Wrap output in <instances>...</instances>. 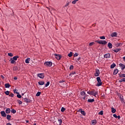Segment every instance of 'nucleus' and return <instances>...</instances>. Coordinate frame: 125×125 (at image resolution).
Returning a JSON list of instances; mask_svg holds the SVG:
<instances>
[{"mask_svg":"<svg viewBox=\"0 0 125 125\" xmlns=\"http://www.w3.org/2000/svg\"><path fill=\"white\" fill-rule=\"evenodd\" d=\"M87 93L88 94H89L90 95H92L93 96H95V97H96V95H97V94H98V92H96L94 90H89L87 92Z\"/></svg>","mask_w":125,"mask_h":125,"instance_id":"obj_1","label":"nucleus"},{"mask_svg":"<svg viewBox=\"0 0 125 125\" xmlns=\"http://www.w3.org/2000/svg\"><path fill=\"white\" fill-rule=\"evenodd\" d=\"M95 42H97L98 43H99V44H102L103 45H105V44H107V42L106 41L104 40H100V41H96Z\"/></svg>","mask_w":125,"mask_h":125,"instance_id":"obj_2","label":"nucleus"},{"mask_svg":"<svg viewBox=\"0 0 125 125\" xmlns=\"http://www.w3.org/2000/svg\"><path fill=\"white\" fill-rule=\"evenodd\" d=\"M97 81L98 82L96 84V86H101L102 85V81L100 79V77H97Z\"/></svg>","mask_w":125,"mask_h":125,"instance_id":"obj_3","label":"nucleus"},{"mask_svg":"<svg viewBox=\"0 0 125 125\" xmlns=\"http://www.w3.org/2000/svg\"><path fill=\"white\" fill-rule=\"evenodd\" d=\"M44 65L46 67H51L52 66V62H46L44 63Z\"/></svg>","mask_w":125,"mask_h":125,"instance_id":"obj_4","label":"nucleus"},{"mask_svg":"<svg viewBox=\"0 0 125 125\" xmlns=\"http://www.w3.org/2000/svg\"><path fill=\"white\" fill-rule=\"evenodd\" d=\"M54 56L57 60H61V58H62V56L59 54H55Z\"/></svg>","mask_w":125,"mask_h":125,"instance_id":"obj_5","label":"nucleus"},{"mask_svg":"<svg viewBox=\"0 0 125 125\" xmlns=\"http://www.w3.org/2000/svg\"><path fill=\"white\" fill-rule=\"evenodd\" d=\"M100 74V71H99V69H96V72L95 73V77H98Z\"/></svg>","mask_w":125,"mask_h":125,"instance_id":"obj_6","label":"nucleus"},{"mask_svg":"<svg viewBox=\"0 0 125 125\" xmlns=\"http://www.w3.org/2000/svg\"><path fill=\"white\" fill-rule=\"evenodd\" d=\"M38 77L40 79H43L44 78V73H39L38 74Z\"/></svg>","mask_w":125,"mask_h":125,"instance_id":"obj_7","label":"nucleus"},{"mask_svg":"<svg viewBox=\"0 0 125 125\" xmlns=\"http://www.w3.org/2000/svg\"><path fill=\"white\" fill-rule=\"evenodd\" d=\"M104 58H110V57H111V54H110V53H107V54H105L104 56Z\"/></svg>","mask_w":125,"mask_h":125,"instance_id":"obj_8","label":"nucleus"},{"mask_svg":"<svg viewBox=\"0 0 125 125\" xmlns=\"http://www.w3.org/2000/svg\"><path fill=\"white\" fill-rule=\"evenodd\" d=\"M119 66L121 68V70H125V65L123 63H120Z\"/></svg>","mask_w":125,"mask_h":125,"instance_id":"obj_9","label":"nucleus"},{"mask_svg":"<svg viewBox=\"0 0 125 125\" xmlns=\"http://www.w3.org/2000/svg\"><path fill=\"white\" fill-rule=\"evenodd\" d=\"M110 36L112 38H114V37H117V36H118V33L113 32V33H111Z\"/></svg>","mask_w":125,"mask_h":125,"instance_id":"obj_10","label":"nucleus"},{"mask_svg":"<svg viewBox=\"0 0 125 125\" xmlns=\"http://www.w3.org/2000/svg\"><path fill=\"white\" fill-rule=\"evenodd\" d=\"M11 64H16V62L12 58H11L10 61Z\"/></svg>","mask_w":125,"mask_h":125,"instance_id":"obj_11","label":"nucleus"},{"mask_svg":"<svg viewBox=\"0 0 125 125\" xmlns=\"http://www.w3.org/2000/svg\"><path fill=\"white\" fill-rule=\"evenodd\" d=\"M1 115L2 117H6V113L4 111H2L0 112Z\"/></svg>","mask_w":125,"mask_h":125,"instance_id":"obj_12","label":"nucleus"},{"mask_svg":"<svg viewBox=\"0 0 125 125\" xmlns=\"http://www.w3.org/2000/svg\"><path fill=\"white\" fill-rule=\"evenodd\" d=\"M10 112H11V110L9 108H7L5 110V113L6 114H10Z\"/></svg>","mask_w":125,"mask_h":125,"instance_id":"obj_13","label":"nucleus"},{"mask_svg":"<svg viewBox=\"0 0 125 125\" xmlns=\"http://www.w3.org/2000/svg\"><path fill=\"white\" fill-rule=\"evenodd\" d=\"M23 100L25 102H26V103H30L31 102V100L28 99V98H24Z\"/></svg>","mask_w":125,"mask_h":125,"instance_id":"obj_14","label":"nucleus"},{"mask_svg":"<svg viewBox=\"0 0 125 125\" xmlns=\"http://www.w3.org/2000/svg\"><path fill=\"white\" fill-rule=\"evenodd\" d=\"M107 46H108V48L111 49L113 47V44H112V43H111V42H108V43L107 44Z\"/></svg>","mask_w":125,"mask_h":125,"instance_id":"obj_15","label":"nucleus"},{"mask_svg":"<svg viewBox=\"0 0 125 125\" xmlns=\"http://www.w3.org/2000/svg\"><path fill=\"white\" fill-rule=\"evenodd\" d=\"M6 119L8 120V121H11V115L9 114L7 115Z\"/></svg>","mask_w":125,"mask_h":125,"instance_id":"obj_16","label":"nucleus"},{"mask_svg":"<svg viewBox=\"0 0 125 125\" xmlns=\"http://www.w3.org/2000/svg\"><path fill=\"white\" fill-rule=\"evenodd\" d=\"M118 72H119V69H116L113 71V75H117Z\"/></svg>","mask_w":125,"mask_h":125,"instance_id":"obj_17","label":"nucleus"},{"mask_svg":"<svg viewBox=\"0 0 125 125\" xmlns=\"http://www.w3.org/2000/svg\"><path fill=\"white\" fill-rule=\"evenodd\" d=\"M5 87L6 88H9L10 87V84L9 83H7L5 84Z\"/></svg>","mask_w":125,"mask_h":125,"instance_id":"obj_18","label":"nucleus"},{"mask_svg":"<svg viewBox=\"0 0 125 125\" xmlns=\"http://www.w3.org/2000/svg\"><path fill=\"white\" fill-rule=\"evenodd\" d=\"M91 123L93 125H95L97 124V121H96V120H94L91 121Z\"/></svg>","mask_w":125,"mask_h":125,"instance_id":"obj_19","label":"nucleus"},{"mask_svg":"<svg viewBox=\"0 0 125 125\" xmlns=\"http://www.w3.org/2000/svg\"><path fill=\"white\" fill-rule=\"evenodd\" d=\"M38 84H39V85H43V84H44V82L39 81L38 82Z\"/></svg>","mask_w":125,"mask_h":125,"instance_id":"obj_20","label":"nucleus"},{"mask_svg":"<svg viewBox=\"0 0 125 125\" xmlns=\"http://www.w3.org/2000/svg\"><path fill=\"white\" fill-rule=\"evenodd\" d=\"M16 94H17V97H18V98H22V96H21V95H20L18 92H16Z\"/></svg>","mask_w":125,"mask_h":125,"instance_id":"obj_21","label":"nucleus"},{"mask_svg":"<svg viewBox=\"0 0 125 125\" xmlns=\"http://www.w3.org/2000/svg\"><path fill=\"white\" fill-rule=\"evenodd\" d=\"M119 76V78H125V74H118Z\"/></svg>","mask_w":125,"mask_h":125,"instance_id":"obj_22","label":"nucleus"},{"mask_svg":"<svg viewBox=\"0 0 125 125\" xmlns=\"http://www.w3.org/2000/svg\"><path fill=\"white\" fill-rule=\"evenodd\" d=\"M18 58H19V56H14L12 58L13 59H14V60L15 61H17V59H18Z\"/></svg>","mask_w":125,"mask_h":125,"instance_id":"obj_23","label":"nucleus"},{"mask_svg":"<svg viewBox=\"0 0 125 125\" xmlns=\"http://www.w3.org/2000/svg\"><path fill=\"white\" fill-rule=\"evenodd\" d=\"M30 60H31V59H30L29 58L26 59L25 60V63H26L27 64H29L30 63Z\"/></svg>","mask_w":125,"mask_h":125,"instance_id":"obj_24","label":"nucleus"},{"mask_svg":"<svg viewBox=\"0 0 125 125\" xmlns=\"http://www.w3.org/2000/svg\"><path fill=\"white\" fill-rule=\"evenodd\" d=\"M62 124V120L59 119L58 123L57 124V125H61Z\"/></svg>","mask_w":125,"mask_h":125,"instance_id":"obj_25","label":"nucleus"},{"mask_svg":"<svg viewBox=\"0 0 125 125\" xmlns=\"http://www.w3.org/2000/svg\"><path fill=\"white\" fill-rule=\"evenodd\" d=\"M116 109L114 107H111V112L113 113V114H115V113H116Z\"/></svg>","mask_w":125,"mask_h":125,"instance_id":"obj_26","label":"nucleus"},{"mask_svg":"<svg viewBox=\"0 0 125 125\" xmlns=\"http://www.w3.org/2000/svg\"><path fill=\"white\" fill-rule=\"evenodd\" d=\"M115 67H116V63H113V64H111L110 66L111 69H114V68H115Z\"/></svg>","mask_w":125,"mask_h":125,"instance_id":"obj_27","label":"nucleus"},{"mask_svg":"<svg viewBox=\"0 0 125 125\" xmlns=\"http://www.w3.org/2000/svg\"><path fill=\"white\" fill-rule=\"evenodd\" d=\"M87 102L90 103H92V102H94V99H88Z\"/></svg>","mask_w":125,"mask_h":125,"instance_id":"obj_28","label":"nucleus"},{"mask_svg":"<svg viewBox=\"0 0 125 125\" xmlns=\"http://www.w3.org/2000/svg\"><path fill=\"white\" fill-rule=\"evenodd\" d=\"M113 51H114V52H116L117 53V52H119V51H120V50H121V48H117L116 50H112Z\"/></svg>","mask_w":125,"mask_h":125,"instance_id":"obj_29","label":"nucleus"},{"mask_svg":"<svg viewBox=\"0 0 125 125\" xmlns=\"http://www.w3.org/2000/svg\"><path fill=\"white\" fill-rule=\"evenodd\" d=\"M121 45H122V43H121V42H118V43H117V44H115V46H116V47H119V46H120L121 45Z\"/></svg>","mask_w":125,"mask_h":125,"instance_id":"obj_30","label":"nucleus"},{"mask_svg":"<svg viewBox=\"0 0 125 125\" xmlns=\"http://www.w3.org/2000/svg\"><path fill=\"white\" fill-rule=\"evenodd\" d=\"M123 82H125V78H122L119 80L120 83H123Z\"/></svg>","mask_w":125,"mask_h":125,"instance_id":"obj_31","label":"nucleus"},{"mask_svg":"<svg viewBox=\"0 0 125 125\" xmlns=\"http://www.w3.org/2000/svg\"><path fill=\"white\" fill-rule=\"evenodd\" d=\"M77 1H79V0H74L72 1V4H76Z\"/></svg>","mask_w":125,"mask_h":125,"instance_id":"obj_32","label":"nucleus"},{"mask_svg":"<svg viewBox=\"0 0 125 125\" xmlns=\"http://www.w3.org/2000/svg\"><path fill=\"white\" fill-rule=\"evenodd\" d=\"M5 94H6V95H9V93H10V91H6L4 92Z\"/></svg>","mask_w":125,"mask_h":125,"instance_id":"obj_33","label":"nucleus"},{"mask_svg":"<svg viewBox=\"0 0 125 125\" xmlns=\"http://www.w3.org/2000/svg\"><path fill=\"white\" fill-rule=\"evenodd\" d=\"M14 71H18V67L17 66H14L13 68Z\"/></svg>","mask_w":125,"mask_h":125,"instance_id":"obj_34","label":"nucleus"},{"mask_svg":"<svg viewBox=\"0 0 125 125\" xmlns=\"http://www.w3.org/2000/svg\"><path fill=\"white\" fill-rule=\"evenodd\" d=\"M11 113H12L13 114H15L16 113V110L14 109H12L11 111Z\"/></svg>","mask_w":125,"mask_h":125,"instance_id":"obj_35","label":"nucleus"},{"mask_svg":"<svg viewBox=\"0 0 125 125\" xmlns=\"http://www.w3.org/2000/svg\"><path fill=\"white\" fill-rule=\"evenodd\" d=\"M69 57H72L73 56V52H70L69 54H68Z\"/></svg>","mask_w":125,"mask_h":125,"instance_id":"obj_36","label":"nucleus"},{"mask_svg":"<svg viewBox=\"0 0 125 125\" xmlns=\"http://www.w3.org/2000/svg\"><path fill=\"white\" fill-rule=\"evenodd\" d=\"M42 94V92H38L36 94V96L39 97Z\"/></svg>","mask_w":125,"mask_h":125,"instance_id":"obj_37","label":"nucleus"},{"mask_svg":"<svg viewBox=\"0 0 125 125\" xmlns=\"http://www.w3.org/2000/svg\"><path fill=\"white\" fill-rule=\"evenodd\" d=\"M17 102L20 105H22V101H20V100H18Z\"/></svg>","mask_w":125,"mask_h":125,"instance_id":"obj_38","label":"nucleus"},{"mask_svg":"<svg viewBox=\"0 0 125 125\" xmlns=\"http://www.w3.org/2000/svg\"><path fill=\"white\" fill-rule=\"evenodd\" d=\"M81 113L82 115H83V116H85V112H84V111L82 110Z\"/></svg>","mask_w":125,"mask_h":125,"instance_id":"obj_39","label":"nucleus"},{"mask_svg":"<svg viewBox=\"0 0 125 125\" xmlns=\"http://www.w3.org/2000/svg\"><path fill=\"white\" fill-rule=\"evenodd\" d=\"M66 110V108H65V107H62L61 108V112H64V111Z\"/></svg>","mask_w":125,"mask_h":125,"instance_id":"obj_40","label":"nucleus"},{"mask_svg":"<svg viewBox=\"0 0 125 125\" xmlns=\"http://www.w3.org/2000/svg\"><path fill=\"white\" fill-rule=\"evenodd\" d=\"M94 44H95V43L94 42H92L89 43V46H92V45H94Z\"/></svg>","mask_w":125,"mask_h":125,"instance_id":"obj_41","label":"nucleus"},{"mask_svg":"<svg viewBox=\"0 0 125 125\" xmlns=\"http://www.w3.org/2000/svg\"><path fill=\"white\" fill-rule=\"evenodd\" d=\"M75 74H76V72L72 71L70 73L69 76H72V75H75Z\"/></svg>","mask_w":125,"mask_h":125,"instance_id":"obj_42","label":"nucleus"},{"mask_svg":"<svg viewBox=\"0 0 125 125\" xmlns=\"http://www.w3.org/2000/svg\"><path fill=\"white\" fill-rule=\"evenodd\" d=\"M8 55L10 57H12L13 56V54H12V53H8Z\"/></svg>","mask_w":125,"mask_h":125,"instance_id":"obj_43","label":"nucleus"},{"mask_svg":"<svg viewBox=\"0 0 125 125\" xmlns=\"http://www.w3.org/2000/svg\"><path fill=\"white\" fill-rule=\"evenodd\" d=\"M50 83L49 82H47V83L45 84V87H47V86H48V85H49Z\"/></svg>","mask_w":125,"mask_h":125,"instance_id":"obj_44","label":"nucleus"},{"mask_svg":"<svg viewBox=\"0 0 125 125\" xmlns=\"http://www.w3.org/2000/svg\"><path fill=\"white\" fill-rule=\"evenodd\" d=\"M81 95L82 96L85 95V92L84 91H82L81 92Z\"/></svg>","mask_w":125,"mask_h":125,"instance_id":"obj_45","label":"nucleus"},{"mask_svg":"<svg viewBox=\"0 0 125 125\" xmlns=\"http://www.w3.org/2000/svg\"><path fill=\"white\" fill-rule=\"evenodd\" d=\"M9 96H10V97H14V94L11 93L9 95Z\"/></svg>","mask_w":125,"mask_h":125,"instance_id":"obj_46","label":"nucleus"},{"mask_svg":"<svg viewBox=\"0 0 125 125\" xmlns=\"http://www.w3.org/2000/svg\"><path fill=\"white\" fill-rule=\"evenodd\" d=\"M74 69V65H71L69 67V70H73Z\"/></svg>","mask_w":125,"mask_h":125,"instance_id":"obj_47","label":"nucleus"},{"mask_svg":"<svg viewBox=\"0 0 125 125\" xmlns=\"http://www.w3.org/2000/svg\"><path fill=\"white\" fill-rule=\"evenodd\" d=\"M100 39L101 40H105V36H101L100 37Z\"/></svg>","mask_w":125,"mask_h":125,"instance_id":"obj_48","label":"nucleus"},{"mask_svg":"<svg viewBox=\"0 0 125 125\" xmlns=\"http://www.w3.org/2000/svg\"><path fill=\"white\" fill-rule=\"evenodd\" d=\"M69 3H70V2L67 1L66 4L64 5V7H67V6H68V5H69Z\"/></svg>","mask_w":125,"mask_h":125,"instance_id":"obj_49","label":"nucleus"},{"mask_svg":"<svg viewBox=\"0 0 125 125\" xmlns=\"http://www.w3.org/2000/svg\"><path fill=\"white\" fill-rule=\"evenodd\" d=\"M79 54L78 53H75L74 55V57H77V56H78Z\"/></svg>","mask_w":125,"mask_h":125,"instance_id":"obj_50","label":"nucleus"},{"mask_svg":"<svg viewBox=\"0 0 125 125\" xmlns=\"http://www.w3.org/2000/svg\"><path fill=\"white\" fill-rule=\"evenodd\" d=\"M99 115H103V110H101L100 112H99Z\"/></svg>","mask_w":125,"mask_h":125,"instance_id":"obj_51","label":"nucleus"},{"mask_svg":"<svg viewBox=\"0 0 125 125\" xmlns=\"http://www.w3.org/2000/svg\"><path fill=\"white\" fill-rule=\"evenodd\" d=\"M60 83H65V81L64 80H62V81H61L59 82Z\"/></svg>","mask_w":125,"mask_h":125,"instance_id":"obj_52","label":"nucleus"},{"mask_svg":"<svg viewBox=\"0 0 125 125\" xmlns=\"http://www.w3.org/2000/svg\"><path fill=\"white\" fill-rule=\"evenodd\" d=\"M113 117L114 118H115V119H117L118 118V116H117V114H113Z\"/></svg>","mask_w":125,"mask_h":125,"instance_id":"obj_53","label":"nucleus"},{"mask_svg":"<svg viewBox=\"0 0 125 125\" xmlns=\"http://www.w3.org/2000/svg\"><path fill=\"white\" fill-rule=\"evenodd\" d=\"M120 98L121 100L124 101V97L123 96H120Z\"/></svg>","mask_w":125,"mask_h":125,"instance_id":"obj_54","label":"nucleus"},{"mask_svg":"<svg viewBox=\"0 0 125 125\" xmlns=\"http://www.w3.org/2000/svg\"><path fill=\"white\" fill-rule=\"evenodd\" d=\"M117 118H118V120H120L121 119V116L120 115H118L117 116Z\"/></svg>","mask_w":125,"mask_h":125,"instance_id":"obj_55","label":"nucleus"},{"mask_svg":"<svg viewBox=\"0 0 125 125\" xmlns=\"http://www.w3.org/2000/svg\"><path fill=\"white\" fill-rule=\"evenodd\" d=\"M17 79H18V78H17V77H15L14 78V80H17Z\"/></svg>","mask_w":125,"mask_h":125,"instance_id":"obj_56","label":"nucleus"},{"mask_svg":"<svg viewBox=\"0 0 125 125\" xmlns=\"http://www.w3.org/2000/svg\"><path fill=\"white\" fill-rule=\"evenodd\" d=\"M80 60H81V57L77 59V61H80Z\"/></svg>","mask_w":125,"mask_h":125,"instance_id":"obj_57","label":"nucleus"},{"mask_svg":"<svg viewBox=\"0 0 125 125\" xmlns=\"http://www.w3.org/2000/svg\"><path fill=\"white\" fill-rule=\"evenodd\" d=\"M12 14H11V16H13V14H14V12H13V11H12Z\"/></svg>","mask_w":125,"mask_h":125,"instance_id":"obj_58","label":"nucleus"},{"mask_svg":"<svg viewBox=\"0 0 125 125\" xmlns=\"http://www.w3.org/2000/svg\"><path fill=\"white\" fill-rule=\"evenodd\" d=\"M1 78L3 79H4V77L3 75H1Z\"/></svg>","mask_w":125,"mask_h":125,"instance_id":"obj_59","label":"nucleus"},{"mask_svg":"<svg viewBox=\"0 0 125 125\" xmlns=\"http://www.w3.org/2000/svg\"><path fill=\"white\" fill-rule=\"evenodd\" d=\"M13 91H14V93H16V89H14L13 90Z\"/></svg>","mask_w":125,"mask_h":125,"instance_id":"obj_60","label":"nucleus"},{"mask_svg":"<svg viewBox=\"0 0 125 125\" xmlns=\"http://www.w3.org/2000/svg\"><path fill=\"white\" fill-rule=\"evenodd\" d=\"M81 111H83V109H80L78 110V112H81Z\"/></svg>","mask_w":125,"mask_h":125,"instance_id":"obj_61","label":"nucleus"},{"mask_svg":"<svg viewBox=\"0 0 125 125\" xmlns=\"http://www.w3.org/2000/svg\"><path fill=\"white\" fill-rule=\"evenodd\" d=\"M26 124H28L29 123V121L28 120H26Z\"/></svg>","mask_w":125,"mask_h":125,"instance_id":"obj_62","label":"nucleus"},{"mask_svg":"<svg viewBox=\"0 0 125 125\" xmlns=\"http://www.w3.org/2000/svg\"><path fill=\"white\" fill-rule=\"evenodd\" d=\"M46 8L49 10V11H50V8H48L47 7H46Z\"/></svg>","mask_w":125,"mask_h":125,"instance_id":"obj_63","label":"nucleus"},{"mask_svg":"<svg viewBox=\"0 0 125 125\" xmlns=\"http://www.w3.org/2000/svg\"><path fill=\"white\" fill-rule=\"evenodd\" d=\"M123 59L124 60H125V56L123 57Z\"/></svg>","mask_w":125,"mask_h":125,"instance_id":"obj_64","label":"nucleus"}]
</instances>
